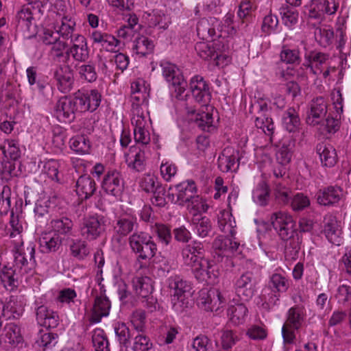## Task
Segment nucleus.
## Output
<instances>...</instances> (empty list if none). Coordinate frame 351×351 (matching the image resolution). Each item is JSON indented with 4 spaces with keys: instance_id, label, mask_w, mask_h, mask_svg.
Listing matches in <instances>:
<instances>
[{
    "instance_id": "obj_1",
    "label": "nucleus",
    "mask_w": 351,
    "mask_h": 351,
    "mask_svg": "<svg viewBox=\"0 0 351 351\" xmlns=\"http://www.w3.org/2000/svg\"><path fill=\"white\" fill-rule=\"evenodd\" d=\"M35 246L29 244L18 250L14 256V263L12 266L4 265L0 269V279L3 287L8 291H13L19 286V279L21 275L28 274L34 267Z\"/></svg>"
},
{
    "instance_id": "obj_2",
    "label": "nucleus",
    "mask_w": 351,
    "mask_h": 351,
    "mask_svg": "<svg viewBox=\"0 0 351 351\" xmlns=\"http://www.w3.org/2000/svg\"><path fill=\"white\" fill-rule=\"evenodd\" d=\"M204 245L197 241L186 244L181 251L183 263L190 267L199 281L206 280L207 278H216L211 263L204 258Z\"/></svg>"
},
{
    "instance_id": "obj_3",
    "label": "nucleus",
    "mask_w": 351,
    "mask_h": 351,
    "mask_svg": "<svg viewBox=\"0 0 351 351\" xmlns=\"http://www.w3.org/2000/svg\"><path fill=\"white\" fill-rule=\"evenodd\" d=\"M328 106L324 97L313 99L307 108L306 122L309 125L317 126L323 133H335L341 122L337 115L333 117L328 112Z\"/></svg>"
},
{
    "instance_id": "obj_4",
    "label": "nucleus",
    "mask_w": 351,
    "mask_h": 351,
    "mask_svg": "<svg viewBox=\"0 0 351 351\" xmlns=\"http://www.w3.org/2000/svg\"><path fill=\"white\" fill-rule=\"evenodd\" d=\"M43 7L40 1H29L17 12L15 17L16 31L22 33L25 38L30 39L36 35L37 28L34 23L33 15L36 10L42 13Z\"/></svg>"
},
{
    "instance_id": "obj_5",
    "label": "nucleus",
    "mask_w": 351,
    "mask_h": 351,
    "mask_svg": "<svg viewBox=\"0 0 351 351\" xmlns=\"http://www.w3.org/2000/svg\"><path fill=\"white\" fill-rule=\"evenodd\" d=\"M128 244L132 252L136 255V260L150 261L157 252L156 243L147 232L137 231L133 232L128 238Z\"/></svg>"
},
{
    "instance_id": "obj_6",
    "label": "nucleus",
    "mask_w": 351,
    "mask_h": 351,
    "mask_svg": "<svg viewBox=\"0 0 351 351\" xmlns=\"http://www.w3.org/2000/svg\"><path fill=\"white\" fill-rule=\"evenodd\" d=\"M306 313L303 306L295 305L287 313L286 322L282 328V335L285 343H293L295 339V331L299 330L305 320Z\"/></svg>"
},
{
    "instance_id": "obj_7",
    "label": "nucleus",
    "mask_w": 351,
    "mask_h": 351,
    "mask_svg": "<svg viewBox=\"0 0 351 351\" xmlns=\"http://www.w3.org/2000/svg\"><path fill=\"white\" fill-rule=\"evenodd\" d=\"M167 281L169 289L173 290L171 295L173 308L178 313H182L189 307V302L186 293L189 292L191 285L179 276H171Z\"/></svg>"
},
{
    "instance_id": "obj_8",
    "label": "nucleus",
    "mask_w": 351,
    "mask_h": 351,
    "mask_svg": "<svg viewBox=\"0 0 351 351\" xmlns=\"http://www.w3.org/2000/svg\"><path fill=\"white\" fill-rule=\"evenodd\" d=\"M80 107L75 96L62 97L55 104L54 115L60 122L71 123L75 119L77 112H82Z\"/></svg>"
},
{
    "instance_id": "obj_9",
    "label": "nucleus",
    "mask_w": 351,
    "mask_h": 351,
    "mask_svg": "<svg viewBox=\"0 0 351 351\" xmlns=\"http://www.w3.org/2000/svg\"><path fill=\"white\" fill-rule=\"evenodd\" d=\"M107 220L102 215H94L84 219L80 227L81 235L88 241L101 237L106 231Z\"/></svg>"
},
{
    "instance_id": "obj_10",
    "label": "nucleus",
    "mask_w": 351,
    "mask_h": 351,
    "mask_svg": "<svg viewBox=\"0 0 351 351\" xmlns=\"http://www.w3.org/2000/svg\"><path fill=\"white\" fill-rule=\"evenodd\" d=\"M271 222L282 240L288 241L293 237L295 223L291 215L282 211L276 212L271 215Z\"/></svg>"
},
{
    "instance_id": "obj_11",
    "label": "nucleus",
    "mask_w": 351,
    "mask_h": 351,
    "mask_svg": "<svg viewBox=\"0 0 351 351\" xmlns=\"http://www.w3.org/2000/svg\"><path fill=\"white\" fill-rule=\"evenodd\" d=\"M256 279L252 271H246L234 281L235 293L243 302L250 301L256 291Z\"/></svg>"
},
{
    "instance_id": "obj_12",
    "label": "nucleus",
    "mask_w": 351,
    "mask_h": 351,
    "mask_svg": "<svg viewBox=\"0 0 351 351\" xmlns=\"http://www.w3.org/2000/svg\"><path fill=\"white\" fill-rule=\"evenodd\" d=\"M124 178L121 171L117 169L108 170L101 182V188L106 193L113 197H120L124 190Z\"/></svg>"
},
{
    "instance_id": "obj_13",
    "label": "nucleus",
    "mask_w": 351,
    "mask_h": 351,
    "mask_svg": "<svg viewBox=\"0 0 351 351\" xmlns=\"http://www.w3.org/2000/svg\"><path fill=\"white\" fill-rule=\"evenodd\" d=\"M225 303L223 293L215 288L202 291L198 300L199 306L206 311H217Z\"/></svg>"
},
{
    "instance_id": "obj_14",
    "label": "nucleus",
    "mask_w": 351,
    "mask_h": 351,
    "mask_svg": "<svg viewBox=\"0 0 351 351\" xmlns=\"http://www.w3.org/2000/svg\"><path fill=\"white\" fill-rule=\"evenodd\" d=\"M190 90L195 101L204 106H207L211 99V93L208 84L203 77L195 75L191 79Z\"/></svg>"
},
{
    "instance_id": "obj_15",
    "label": "nucleus",
    "mask_w": 351,
    "mask_h": 351,
    "mask_svg": "<svg viewBox=\"0 0 351 351\" xmlns=\"http://www.w3.org/2000/svg\"><path fill=\"white\" fill-rule=\"evenodd\" d=\"M74 95L81 106L82 112L95 111L101 101V93L97 89L78 90Z\"/></svg>"
},
{
    "instance_id": "obj_16",
    "label": "nucleus",
    "mask_w": 351,
    "mask_h": 351,
    "mask_svg": "<svg viewBox=\"0 0 351 351\" xmlns=\"http://www.w3.org/2000/svg\"><path fill=\"white\" fill-rule=\"evenodd\" d=\"M322 232L330 243L340 245L342 242V231L340 222L335 216L328 214L324 217Z\"/></svg>"
},
{
    "instance_id": "obj_17",
    "label": "nucleus",
    "mask_w": 351,
    "mask_h": 351,
    "mask_svg": "<svg viewBox=\"0 0 351 351\" xmlns=\"http://www.w3.org/2000/svg\"><path fill=\"white\" fill-rule=\"evenodd\" d=\"M258 116L255 119V125L260 128L267 136H271L275 130V125L273 119L269 114L268 104L265 100L258 102Z\"/></svg>"
},
{
    "instance_id": "obj_18",
    "label": "nucleus",
    "mask_w": 351,
    "mask_h": 351,
    "mask_svg": "<svg viewBox=\"0 0 351 351\" xmlns=\"http://www.w3.org/2000/svg\"><path fill=\"white\" fill-rule=\"evenodd\" d=\"M36 304V316L38 323L46 328H56L60 322V317L57 312L49 309L47 306L38 303Z\"/></svg>"
},
{
    "instance_id": "obj_19",
    "label": "nucleus",
    "mask_w": 351,
    "mask_h": 351,
    "mask_svg": "<svg viewBox=\"0 0 351 351\" xmlns=\"http://www.w3.org/2000/svg\"><path fill=\"white\" fill-rule=\"evenodd\" d=\"M69 47V60L72 57L75 61L85 62L89 58V48L86 38L77 34Z\"/></svg>"
},
{
    "instance_id": "obj_20",
    "label": "nucleus",
    "mask_w": 351,
    "mask_h": 351,
    "mask_svg": "<svg viewBox=\"0 0 351 351\" xmlns=\"http://www.w3.org/2000/svg\"><path fill=\"white\" fill-rule=\"evenodd\" d=\"M53 78L60 92L68 93L73 88L74 77L73 71L69 66H58L53 72Z\"/></svg>"
},
{
    "instance_id": "obj_21",
    "label": "nucleus",
    "mask_w": 351,
    "mask_h": 351,
    "mask_svg": "<svg viewBox=\"0 0 351 351\" xmlns=\"http://www.w3.org/2000/svg\"><path fill=\"white\" fill-rule=\"evenodd\" d=\"M343 195L342 189L337 186H328L319 189L315 195L317 202L322 206H332Z\"/></svg>"
},
{
    "instance_id": "obj_22",
    "label": "nucleus",
    "mask_w": 351,
    "mask_h": 351,
    "mask_svg": "<svg viewBox=\"0 0 351 351\" xmlns=\"http://www.w3.org/2000/svg\"><path fill=\"white\" fill-rule=\"evenodd\" d=\"M23 340L21 328L15 324H8L0 336V343L5 348L16 346Z\"/></svg>"
},
{
    "instance_id": "obj_23",
    "label": "nucleus",
    "mask_w": 351,
    "mask_h": 351,
    "mask_svg": "<svg viewBox=\"0 0 351 351\" xmlns=\"http://www.w3.org/2000/svg\"><path fill=\"white\" fill-rule=\"evenodd\" d=\"M239 152L230 148L223 150L218 158V167L223 172L235 171L239 166Z\"/></svg>"
},
{
    "instance_id": "obj_24",
    "label": "nucleus",
    "mask_w": 351,
    "mask_h": 351,
    "mask_svg": "<svg viewBox=\"0 0 351 351\" xmlns=\"http://www.w3.org/2000/svg\"><path fill=\"white\" fill-rule=\"evenodd\" d=\"M239 247V243L238 242L227 237H218L213 243V248L215 255H217L219 258L226 256V260H228L229 253L236 252Z\"/></svg>"
},
{
    "instance_id": "obj_25",
    "label": "nucleus",
    "mask_w": 351,
    "mask_h": 351,
    "mask_svg": "<svg viewBox=\"0 0 351 351\" xmlns=\"http://www.w3.org/2000/svg\"><path fill=\"white\" fill-rule=\"evenodd\" d=\"M62 238L52 231L45 232L39 239L40 250L43 253L56 252L62 246Z\"/></svg>"
},
{
    "instance_id": "obj_26",
    "label": "nucleus",
    "mask_w": 351,
    "mask_h": 351,
    "mask_svg": "<svg viewBox=\"0 0 351 351\" xmlns=\"http://www.w3.org/2000/svg\"><path fill=\"white\" fill-rule=\"evenodd\" d=\"M93 43L99 45L104 49L110 52H117L119 40L114 36L97 30L93 31L90 34Z\"/></svg>"
},
{
    "instance_id": "obj_27",
    "label": "nucleus",
    "mask_w": 351,
    "mask_h": 351,
    "mask_svg": "<svg viewBox=\"0 0 351 351\" xmlns=\"http://www.w3.org/2000/svg\"><path fill=\"white\" fill-rule=\"evenodd\" d=\"M217 43L210 44L205 42L197 43L195 49L198 56L206 60L209 59H213L217 61V64H219L221 59H226V56L221 53L219 49H216Z\"/></svg>"
},
{
    "instance_id": "obj_28",
    "label": "nucleus",
    "mask_w": 351,
    "mask_h": 351,
    "mask_svg": "<svg viewBox=\"0 0 351 351\" xmlns=\"http://www.w3.org/2000/svg\"><path fill=\"white\" fill-rule=\"evenodd\" d=\"M110 307V301L106 295H97L92 309L90 321L94 323L99 322L103 317L109 315Z\"/></svg>"
},
{
    "instance_id": "obj_29",
    "label": "nucleus",
    "mask_w": 351,
    "mask_h": 351,
    "mask_svg": "<svg viewBox=\"0 0 351 351\" xmlns=\"http://www.w3.org/2000/svg\"><path fill=\"white\" fill-rule=\"evenodd\" d=\"M305 58L306 60L302 65L316 75L322 72L321 66L328 60L329 56L322 52L311 51Z\"/></svg>"
},
{
    "instance_id": "obj_30",
    "label": "nucleus",
    "mask_w": 351,
    "mask_h": 351,
    "mask_svg": "<svg viewBox=\"0 0 351 351\" xmlns=\"http://www.w3.org/2000/svg\"><path fill=\"white\" fill-rule=\"evenodd\" d=\"M51 231L59 234V237L73 235V222L66 217L52 219L49 223Z\"/></svg>"
},
{
    "instance_id": "obj_31",
    "label": "nucleus",
    "mask_w": 351,
    "mask_h": 351,
    "mask_svg": "<svg viewBox=\"0 0 351 351\" xmlns=\"http://www.w3.org/2000/svg\"><path fill=\"white\" fill-rule=\"evenodd\" d=\"M5 304V319H16L23 314L25 302L24 297L22 295H11Z\"/></svg>"
},
{
    "instance_id": "obj_32",
    "label": "nucleus",
    "mask_w": 351,
    "mask_h": 351,
    "mask_svg": "<svg viewBox=\"0 0 351 351\" xmlns=\"http://www.w3.org/2000/svg\"><path fill=\"white\" fill-rule=\"evenodd\" d=\"M95 180L89 176L83 175L79 177L76 182L77 194L82 199L90 197L96 191Z\"/></svg>"
},
{
    "instance_id": "obj_33",
    "label": "nucleus",
    "mask_w": 351,
    "mask_h": 351,
    "mask_svg": "<svg viewBox=\"0 0 351 351\" xmlns=\"http://www.w3.org/2000/svg\"><path fill=\"white\" fill-rule=\"evenodd\" d=\"M55 204L50 199L43 198L36 201L34 209L36 220L39 222L47 221L52 215Z\"/></svg>"
},
{
    "instance_id": "obj_34",
    "label": "nucleus",
    "mask_w": 351,
    "mask_h": 351,
    "mask_svg": "<svg viewBox=\"0 0 351 351\" xmlns=\"http://www.w3.org/2000/svg\"><path fill=\"white\" fill-rule=\"evenodd\" d=\"M137 225L136 218L132 216L123 215L116 219L113 228L117 235L124 237L131 233L134 226H137Z\"/></svg>"
},
{
    "instance_id": "obj_35",
    "label": "nucleus",
    "mask_w": 351,
    "mask_h": 351,
    "mask_svg": "<svg viewBox=\"0 0 351 351\" xmlns=\"http://www.w3.org/2000/svg\"><path fill=\"white\" fill-rule=\"evenodd\" d=\"M317 152L322 165L325 167H332L336 164L337 155L332 145L324 143L318 144L317 145Z\"/></svg>"
},
{
    "instance_id": "obj_36",
    "label": "nucleus",
    "mask_w": 351,
    "mask_h": 351,
    "mask_svg": "<svg viewBox=\"0 0 351 351\" xmlns=\"http://www.w3.org/2000/svg\"><path fill=\"white\" fill-rule=\"evenodd\" d=\"M178 199L180 206H184L196 193L197 188L194 181L190 180L176 185Z\"/></svg>"
},
{
    "instance_id": "obj_37",
    "label": "nucleus",
    "mask_w": 351,
    "mask_h": 351,
    "mask_svg": "<svg viewBox=\"0 0 351 351\" xmlns=\"http://www.w3.org/2000/svg\"><path fill=\"white\" fill-rule=\"evenodd\" d=\"M192 225L197 235L200 238L210 236L213 231L212 224L210 220L206 217L195 214L192 219Z\"/></svg>"
},
{
    "instance_id": "obj_38",
    "label": "nucleus",
    "mask_w": 351,
    "mask_h": 351,
    "mask_svg": "<svg viewBox=\"0 0 351 351\" xmlns=\"http://www.w3.org/2000/svg\"><path fill=\"white\" fill-rule=\"evenodd\" d=\"M282 125L289 132L295 133L299 131L300 119L298 113L293 108H288L282 115Z\"/></svg>"
},
{
    "instance_id": "obj_39",
    "label": "nucleus",
    "mask_w": 351,
    "mask_h": 351,
    "mask_svg": "<svg viewBox=\"0 0 351 351\" xmlns=\"http://www.w3.org/2000/svg\"><path fill=\"white\" fill-rule=\"evenodd\" d=\"M232 218V215L229 211L223 210L218 217V226L221 232L234 237L236 234V221Z\"/></svg>"
},
{
    "instance_id": "obj_40",
    "label": "nucleus",
    "mask_w": 351,
    "mask_h": 351,
    "mask_svg": "<svg viewBox=\"0 0 351 351\" xmlns=\"http://www.w3.org/2000/svg\"><path fill=\"white\" fill-rule=\"evenodd\" d=\"M248 310L243 303L231 305L227 311L230 321L234 325L244 323L247 315Z\"/></svg>"
},
{
    "instance_id": "obj_41",
    "label": "nucleus",
    "mask_w": 351,
    "mask_h": 351,
    "mask_svg": "<svg viewBox=\"0 0 351 351\" xmlns=\"http://www.w3.org/2000/svg\"><path fill=\"white\" fill-rule=\"evenodd\" d=\"M162 73L166 81L170 84H178L183 77L180 69L169 62H162L160 63Z\"/></svg>"
},
{
    "instance_id": "obj_42",
    "label": "nucleus",
    "mask_w": 351,
    "mask_h": 351,
    "mask_svg": "<svg viewBox=\"0 0 351 351\" xmlns=\"http://www.w3.org/2000/svg\"><path fill=\"white\" fill-rule=\"evenodd\" d=\"M51 45L50 54L53 60L63 62L69 61V45L65 40L60 38Z\"/></svg>"
},
{
    "instance_id": "obj_43",
    "label": "nucleus",
    "mask_w": 351,
    "mask_h": 351,
    "mask_svg": "<svg viewBox=\"0 0 351 351\" xmlns=\"http://www.w3.org/2000/svg\"><path fill=\"white\" fill-rule=\"evenodd\" d=\"M154 48V42L145 36H138L136 38L132 45L133 51L142 57L151 54Z\"/></svg>"
},
{
    "instance_id": "obj_44",
    "label": "nucleus",
    "mask_w": 351,
    "mask_h": 351,
    "mask_svg": "<svg viewBox=\"0 0 351 351\" xmlns=\"http://www.w3.org/2000/svg\"><path fill=\"white\" fill-rule=\"evenodd\" d=\"M136 293L142 298H147L152 292V280L147 276H136L132 280Z\"/></svg>"
},
{
    "instance_id": "obj_45",
    "label": "nucleus",
    "mask_w": 351,
    "mask_h": 351,
    "mask_svg": "<svg viewBox=\"0 0 351 351\" xmlns=\"http://www.w3.org/2000/svg\"><path fill=\"white\" fill-rule=\"evenodd\" d=\"M60 167L59 161L53 159L40 162L38 164V168L41 169V171L46 174L50 179L57 182L61 180L59 171Z\"/></svg>"
},
{
    "instance_id": "obj_46",
    "label": "nucleus",
    "mask_w": 351,
    "mask_h": 351,
    "mask_svg": "<svg viewBox=\"0 0 351 351\" xmlns=\"http://www.w3.org/2000/svg\"><path fill=\"white\" fill-rule=\"evenodd\" d=\"M290 286V280L283 274L275 273L269 277L268 287L274 293H285Z\"/></svg>"
},
{
    "instance_id": "obj_47",
    "label": "nucleus",
    "mask_w": 351,
    "mask_h": 351,
    "mask_svg": "<svg viewBox=\"0 0 351 351\" xmlns=\"http://www.w3.org/2000/svg\"><path fill=\"white\" fill-rule=\"evenodd\" d=\"M75 29V22L69 16H64L62 19L61 24L58 26L57 34L60 38L63 40H67L71 39V42L74 39L73 34Z\"/></svg>"
},
{
    "instance_id": "obj_48",
    "label": "nucleus",
    "mask_w": 351,
    "mask_h": 351,
    "mask_svg": "<svg viewBox=\"0 0 351 351\" xmlns=\"http://www.w3.org/2000/svg\"><path fill=\"white\" fill-rule=\"evenodd\" d=\"M0 149L2 151L5 159L15 161L21 156V151L18 143L15 140L6 139L0 145Z\"/></svg>"
},
{
    "instance_id": "obj_49",
    "label": "nucleus",
    "mask_w": 351,
    "mask_h": 351,
    "mask_svg": "<svg viewBox=\"0 0 351 351\" xmlns=\"http://www.w3.org/2000/svg\"><path fill=\"white\" fill-rule=\"evenodd\" d=\"M81 80L92 83L97 80V73L93 63L76 64L75 66Z\"/></svg>"
},
{
    "instance_id": "obj_50",
    "label": "nucleus",
    "mask_w": 351,
    "mask_h": 351,
    "mask_svg": "<svg viewBox=\"0 0 351 351\" xmlns=\"http://www.w3.org/2000/svg\"><path fill=\"white\" fill-rule=\"evenodd\" d=\"M69 247L71 254L78 260H83L90 252L86 242L80 239H72Z\"/></svg>"
},
{
    "instance_id": "obj_51",
    "label": "nucleus",
    "mask_w": 351,
    "mask_h": 351,
    "mask_svg": "<svg viewBox=\"0 0 351 351\" xmlns=\"http://www.w3.org/2000/svg\"><path fill=\"white\" fill-rule=\"evenodd\" d=\"M69 145L73 151L81 155L88 154L90 149L89 140L83 135H77L71 138Z\"/></svg>"
},
{
    "instance_id": "obj_52",
    "label": "nucleus",
    "mask_w": 351,
    "mask_h": 351,
    "mask_svg": "<svg viewBox=\"0 0 351 351\" xmlns=\"http://www.w3.org/2000/svg\"><path fill=\"white\" fill-rule=\"evenodd\" d=\"M148 22L150 27L158 26L160 29L165 30L167 29L171 23L169 16L160 10H154L152 13L148 14Z\"/></svg>"
},
{
    "instance_id": "obj_53",
    "label": "nucleus",
    "mask_w": 351,
    "mask_h": 351,
    "mask_svg": "<svg viewBox=\"0 0 351 351\" xmlns=\"http://www.w3.org/2000/svg\"><path fill=\"white\" fill-rule=\"evenodd\" d=\"M36 343L39 347L43 348V350L51 349L58 343V335L48 331L40 330L38 334V339Z\"/></svg>"
},
{
    "instance_id": "obj_54",
    "label": "nucleus",
    "mask_w": 351,
    "mask_h": 351,
    "mask_svg": "<svg viewBox=\"0 0 351 351\" xmlns=\"http://www.w3.org/2000/svg\"><path fill=\"white\" fill-rule=\"evenodd\" d=\"M197 33L198 36L206 40H215L217 37L215 28L206 19H202L197 25Z\"/></svg>"
},
{
    "instance_id": "obj_55",
    "label": "nucleus",
    "mask_w": 351,
    "mask_h": 351,
    "mask_svg": "<svg viewBox=\"0 0 351 351\" xmlns=\"http://www.w3.org/2000/svg\"><path fill=\"white\" fill-rule=\"evenodd\" d=\"M294 146L295 141L290 140L287 143L285 142L279 148L276 153V159L280 165H285L289 163Z\"/></svg>"
},
{
    "instance_id": "obj_56",
    "label": "nucleus",
    "mask_w": 351,
    "mask_h": 351,
    "mask_svg": "<svg viewBox=\"0 0 351 351\" xmlns=\"http://www.w3.org/2000/svg\"><path fill=\"white\" fill-rule=\"evenodd\" d=\"M92 342L95 351H110L109 342L104 330L96 328L93 330Z\"/></svg>"
},
{
    "instance_id": "obj_57",
    "label": "nucleus",
    "mask_w": 351,
    "mask_h": 351,
    "mask_svg": "<svg viewBox=\"0 0 351 351\" xmlns=\"http://www.w3.org/2000/svg\"><path fill=\"white\" fill-rule=\"evenodd\" d=\"M269 189L265 182H261L253 191V199L259 206H266L269 199Z\"/></svg>"
},
{
    "instance_id": "obj_58",
    "label": "nucleus",
    "mask_w": 351,
    "mask_h": 351,
    "mask_svg": "<svg viewBox=\"0 0 351 351\" xmlns=\"http://www.w3.org/2000/svg\"><path fill=\"white\" fill-rule=\"evenodd\" d=\"M280 14H281L282 22L286 26L291 27L297 23L298 12L295 8L287 5H282L280 8Z\"/></svg>"
},
{
    "instance_id": "obj_59",
    "label": "nucleus",
    "mask_w": 351,
    "mask_h": 351,
    "mask_svg": "<svg viewBox=\"0 0 351 351\" xmlns=\"http://www.w3.org/2000/svg\"><path fill=\"white\" fill-rule=\"evenodd\" d=\"M11 188L5 185L0 193V215H6L11 212Z\"/></svg>"
},
{
    "instance_id": "obj_60",
    "label": "nucleus",
    "mask_w": 351,
    "mask_h": 351,
    "mask_svg": "<svg viewBox=\"0 0 351 351\" xmlns=\"http://www.w3.org/2000/svg\"><path fill=\"white\" fill-rule=\"evenodd\" d=\"M153 232L156 234L159 242L165 245H168L172 239L171 228L162 223H156L153 228Z\"/></svg>"
},
{
    "instance_id": "obj_61",
    "label": "nucleus",
    "mask_w": 351,
    "mask_h": 351,
    "mask_svg": "<svg viewBox=\"0 0 351 351\" xmlns=\"http://www.w3.org/2000/svg\"><path fill=\"white\" fill-rule=\"evenodd\" d=\"M314 34L317 42L324 47L328 46L332 42L334 33L331 29L317 27Z\"/></svg>"
},
{
    "instance_id": "obj_62",
    "label": "nucleus",
    "mask_w": 351,
    "mask_h": 351,
    "mask_svg": "<svg viewBox=\"0 0 351 351\" xmlns=\"http://www.w3.org/2000/svg\"><path fill=\"white\" fill-rule=\"evenodd\" d=\"M289 204L293 210L299 212L310 206V199L302 193H297L291 198Z\"/></svg>"
},
{
    "instance_id": "obj_63",
    "label": "nucleus",
    "mask_w": 351,
    "mask_h": 351,
    "mask_svg": "<svg viewBox=\"0 0 351 351\" xmlns=\"http://www.w3.org/2000/svg\"><path fill=\"white\" fill-rule=\"evenodd\" d=\"M213 117L210 112H202L197 114L195 119V123L198 128L204 131L211 132L215 130L213 125Z\"/></svg>"
},
{
    "instance_id": "obj_64",
    "label": "nucleus",
    "mask_w": 351,
    "mask_h": 351,
    "mask_svg": "<svg viewBox=\"0 0 351 351\" xmlns=\"http://www.w3.org/2000/svg\"><path fill=\"white\" fill-rule=\"evenodd\" d=\"M133 351H152L153 345L148 337L138 335L134 338Z\"/></svg>"
}]
</instances>
